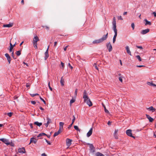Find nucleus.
<instances>
[{"mask_svg": "<svg viewBox=\"0 0 156 156\" xmlns=\"http://www.w3.org/2000/svg\"><path fill=\"white\" fill-rule=\"evenodd\" d=\"M118 19L119 20H123V19L122 18V16H119L118 17Z\"/></svg>", "mask_w": 156, "mask_h": 156, "instance_id": "obj_46", "label": "nucleus"}, {"mask_svg": "<svg viewBox=\"0 0 156 156\" xmlns=\"http://www.w3.org/2000/svg\"><path fill=\"white\" fill-rule=\"evenodd\" d=\"M18 152L21 154L25 153L26 151L24 148L22 147L19 148L18 149Z\"/></svg>", "mask_w": 156, "mask_h": 156, "instance_id": "obj_11", "label": "nucleus"}, {"mask_svg": "<svg viewBox=\"0 0 156 156\" xmlns=\"http://www.w3.org/2000/svg\"><path fill=\"white\" fill-rule=\"evenodd\" d=\"M43 136L42 134V133H40L37 136V137H40L41 136Z\"/></svg>", "mask_w": 156, "mask_h": 156, "instance_id": "obj_52", "label": "nucleus"}, {"mask_svg": "<svg viewBox=\"0 0 156 156\" xmlns=\"http://www.w3.org/2000/svg\"><path fill=\"white\" fill-rule=\"evenodd\" d=\"M126 52L127 53L129 54V55H131V52L130 51L129 48L128 46H127L126 47Z\"/></svg>", "mask_w": 156, "mask_h": 156, "instance_id": "obj_19", "label": "nucleus"}, {"mask_svg": "<svg viewBox=\"0 0 156 156\" xmlns=\"http://www.w3.org/2000/svg\"><path fill=\"white\" fill-rule=\"evenodd\" d=\"M13 23H10L9 24H4L3 25V26L4 27H11L13 26Z\"/></svg>", "mask_w": 156, "mask_h": 156, "instance_id": "obj_18", "label": "nucleus"}, {"mask_svg": "<svg viewBox=\"0 0 156 156\" xmlns=\"http://www.w3.org/2000/svg\"><path fill=\"white\" fill-rule=\"evenodd\" d=\"M13 113L12 112H9V113H8L7 114L10 117H11Z\"/></svg>", "mask_w": 156, "mask_h": 156, "instance_id": "obj_42", "label": "nucleus"}, {"mask_svg": "<svg viewBox=\"0 0 156 156\" xmlns=\"http://www.w3.org/2000/svg\"><path fill=\"white\" fill-rule=\"evenodd\" d=\"M5 56L7 58L8 61L9 63L10 64V63L11 61V58L10 56L9 55V54L8 53H6L5 55Z\"/></svg>", "mask_w": 156, "mask_h": 156, "instance_id": "obj_10", "label": "nucleus"}, {"mask_svg": "<svg viewBox=\"0 0 156 156\" xmlns=\"http://www.w3.org/2000/svg\"><path fill=\"white\" fill-rule=\"evenodd\" d=\"M153 14L154 15V16L155 17L156 16V12H153Z\"/></svg>", "mask_w": 156, "mask_h": 156, "instance_id": "obj_61", "label": "nucleus"}, {"mask_svg": "<svg viewBox=\"0 0 156 156\" xmlns=\"http://www.w3.org/2000/svg\"><path fill=\"white\" fill-rule=\"evenodd\" d=\"M49 46H48L47 50H46L44 54H45V57H44V59L45 60H46L47 58L48 57H49V55L48 54V48H49Z\"/></svg>", "mask_w": 156, "mask_h": 156, "instance_id": "obj_12", "label": "nucleus"}, {"mask_svg": "<svg viewBox=\"0 0 156 156\" xmlns=\"http://www.w3.org/2000/svg\"><path fill=\"white\" fill-rule=\"evenodd\" d=\"M108 33H107L106 34L103 36L101 38L98 40H96L93 41V44H97L102 42L104 41L108 37Z\"/></svg>", "mask_w": 156, "mask_h": 156, "instance_id": "obj_2", "label": "nucleus"}, {"mask_svg": "<svg viewBox=\"0 0 156 156\" xmlns=\"http://www.w3.org/2000/svg\"><path fill=\"white\" fill-rule=\"evenodd\" d=\"M40 99H41V100L42 101H43L44 102V104L45 105V104H46V102H45V101L42 98H41V97H40Z\"/></svg>", "mask_w": 156, "mask_h": 156, "instance_id": "obj_43", "label": "nucleus"}, {"mask_svg": "<svg viewBox=\"0 0 156 156\" xmlns=\"http://www.w3.org/2000/svg\"><path fill=\"white\" fill-rule=\"evenodd\" d=\"M34 124L39 126H40L42 125V123L41 122H39L37 121H36L34 122Z\"/></svg>", "mask_w": 156, "mask_h": 156, "instance_id": "obj_24", "label": "nucleus"}, {"mask_svg": "<svg viewBox=\"0 0 156 156\" xmlns=\"http://www.w3.org/2000/svg\"><path fill=\"white\" fill-rule=\"evenodd\" d=\"M64 125V123L62 122H59V126L63 128Z\"/></svg>", "mask_w": 156, "mask_h": 156, "instance_id": "obj_33", "label": "nucleus"}, {"mask_svg": "<svg viewBox=\"0 0 156 156\" xmlns=\"http://www.w3.org/2000/svg\"><path fill=\"white\" fill-rule=\"evenodd\" d=\"M37 142V140L34 137L31 138L30 139V142L29 143L30 144L31 143H34V144H36Z\"/></svg>", "mask_w": 156, "mask_h": 156, "instance_id": "obj_16", "label": "nucleus"}, {"mask_svg": "<svg viewBox=\"0 0 156 156\" xmlns=\"http://www.w3.org/2000/svg\"><path fill=\"white\" fill-rule=\"evenodd\" d=\"M134 27H135V26H134V23H132L131 24V27L133 28V30L134 29Z\"/></svg>", "mask_w": 156, "mask_h": 156, "instance_id": "obj_47", "label": "nucleus"}, {"mask_svg": "<svg viewBox=\"0 0 156 156\" xmlns=\"http://www.w3.org/2000/svg\"><path fill=\"white\" fill-rule=\"evenodd\" d=\"M96 156H105L99 152H97L95 154Z\"/></svg>", "mask_w": 156, "mask_h": 156, "instance_id": "obj_25", "label": "nucleus"}, {"mask_svg": "<svg viewBox=\"0 0 156 156\" xmlns=\"http://www.w3.org/2000/svg\"><path fill=\"white\" fill-rule=\"evenodd\" d=\"M146 116L147 118L149 120L150 122H152L153 121L154 119L151 117L149 115L146 114Z\"/></svg>", "mask_w": 156, "mask_h": 156, "instance_id": "obj_15", "label": "nucleus"}, {"mask_svg": "<svg viewBox=\"0 0 156 156\" xmlns=\"http://www.w3.org/2000/svg\"><path fill=\"white\" fill-rule=\"evenodd\" d=\"M115 33V35L113 39V43H114L115 41L117 35V30L116 28H112Z\"/></svg>", "mask_w": 156, "mask_h": 156, "instance_id": "obj_4", "label": "nucleus"}, {"mask_svg": "<svg viewBox=\"0 0 156 156\" xmlns=\"http://www.w3.org/2000/svg\"><path fill=\"white\" fill-rule=\"evenodd\" d=\"M11 56L13 58L15 59H16V58L15 57L13 51H12L11 53Z\"/></svg>", "mask_w": 156, "mask_h": 156, "instance_id": "obj_39", "label": "nucleus"}, {"mask_svg": "<svg viewBox=\"0 0 156 156\" xmlns=\"http://www.w3.org/2000/svg\"><path fill=\"white\" fill-rule=\"evenodd\" d=\"M61 65L62 66V68H63L64 67V63L62 62H61Z\"/></svg>", "mask_w": 156, "mask_h": 156, "instance_id": "obj_58", "label": "nucleus"}, {"mask_svg": "<svg viewBox=\"0 0 156 156\" xmlns=\"http://www.w3.org/2000/svg\"><path fill=\"white\" fill-rule=\"evenodd\" d=\"M112 24L113 26L112 28H116V19L115 17H114L113 18Z\"/></svg>", "mask_w": 156, "mask_h": 156, "instance_id": "obj_7", "label": "nucleus"}, {"mask_svg": "<svg viewBox=\"0 0 156 156\" xmlns=\"http://www.w3.org/2000/svg\"><path fill=\"white\" fill-rule=\"evenodd\" d=\"M10 47L9 50V51L10 52H12V49L14 47L15 45V44H14V45H12V44L10 43Z\"/></svg>", "mask_w": 156, "mask_h": 156, "instance_id": "obj_20", "label": "nucleus"}, {"mask_svg": "<svg viewBox=\"0 0 156 156\" xmlns=\"http://www.w3.org/2000/svg\"><path fill=\"white\" fill-rule=\"evenodd\" d=\"M87 94L86 91L84 90L83 98L84 99V102L86 103L90 107L92 105V104L88 96L87 95Z\"/></svg>", "mask_w": 156, "mask_h": 156, "instance_id": "obj_1", "label": "nucleus"}, {"mask_svg": "<svg viewBox=\"0 0 156 156\" xmlns=\"http://www.w3.org/2000/svg\"><path fill=\"white\" fill-rule=\"evenodd\" d=\"M68 66L71 69H73V67L71 65L70 63H68Z\"/></svg>", "mask_w": 156, "mask_h": 156, "instance_id": "obj_48", "label": "nucleus"}, {"mask_svg": "<svg viewBox=\"0 0 156 156\" xmlns=\"http://www.w3.org/2000/svg\"><path fill=\"white\" fill-rule=\"evenodd\" d=\"M119 80L121 82H122V78L121 77H120L119 78Z\"/></svg>", "mask_w": 156, "mask_h": 156, "instance_id": "obj_50", "label": "nucleus"}, {"mask_svg": "<svg viewBox=\"0 0 156 156\" xmlns=\"http://www.w3.org/2000/svg\"><path fill=\"white\" fill-rule=\"evenodd\" d=\"M31 104H32L33 105H35L36 103L35 101H31Z\"/></svg>", "mask_w": 156, "mask_h": 156, "instance_id": "obj_51", "label": "nucleus"}, {"mask_svg": "<svg viewBox=\"0 0 156 156\" xmlns=\"http://www.w3.org/2000/svg\"><path fill=\"white\" fill-rule=\"evenodd\" d=\"M103 107H104V110H105V112H106V113H109V112L108 111V110L106 109L105 106L104 105H103Z\"/></svg>", "mask_w": 156, "mask_h": 156, "instance_id": "obj_32", "label": "nucleus"}, {"mask_svg": "<svg viewBox=\"0 0 156 156\" xmlns=\"http://www.w3.org/2000/svg\"><path fill=\"white\" fill-rule=\"evenodd\" d=\"M75 119H76V118H75V117L74 115H73V118L72 119V123H74V122L75 120Z\"/></svg>", "mask_w": 156, "mask_h": 156, "instance_id": "obj_45", "label": "nucleus"}, {"mask_svg": "<svg viewBox=\"0 0 156 156\" xmlns=\"http://www.w3.org/2000/svg\"><path fill=\"white\" fill-rule=\"evenodd\" d=\"M63 77H62L61 80L60 81L61 84L62 86H63L64 85V81L62 79Z\"/></svg>", "mask_w": 156, "mask_h": 156, "instance_id": "obj_26", "label": "nucleus"}, {"mask_svg": "<svg viewBox=\"0 0 156 156\" xmlns=\"http://www.w3.org/2000/svg\"><path fill=\"white\" fill-rule=\"evenodd\" d=\"M136 58L140 62L142 61V59L141 58L140 56L139 55H137L136 56Z\"/></svg>", "mask_w": 156, "mask_h": 156, "instance_id": "obj_30", "label": "nucleus"}, {"mask_svg": "<svg viewBox=\"0 0 156 156\" xmlns=\"http://www.w3.org/2000/svg\"><path fill=\"white\" fill-rule=\"evenodd\" d=\"M136 47L138 48H140V49H142L143 48L142 46H136Z\"/></svg>", "mask_w": 156, "mask_h": 156, "instance_id": "obj_56", "label": "nucleus"}, {"mask_svg": "<svg viewBox=\"0 0 156 156\" xmlns=\"http://www.w3.org/2000/svg\"><path fill=\"white\" fill-rule=\"evenodd\" d=\"M26 86L27 87H28L30 86V85L29 83H27L26 84Z\"/></svg>", "mask_w": 156, "mask_h": 156, "instance_id": "obj_59", "label": "nucleus"}, {"mask_svg": "<svg viewBox=\"0 0 156 156\" xmlns=\"http://www.w3.org/2000/svg\"><path fill=\"white\" fill-rule=\"evenodd\" d=\"M42 134L43 136H47V135L45 133H42Z\"/></svg>", "mask_w": 156, "mask_h": 156, "instance_id": "obj_63", "label": "nucleus"}, {"mask_svg": "<svg viewBox=\"0 0 156 156\" xmlns=\"http://www.w3.org/2000/svg\"><path fill=\"white\" fill-rule=\"evenodd\" d=\"M75 100L73 99H71L70 101V104H72L75 102Z\"/></svg>", "mask_w": 156, "mask_h": 156, "instance_id": "obj_44", "label": "nucleus"}, {"mask_svg": "<svg viewBox=\"0 0 156 156\" xmlns=\"http://www.w3.org/2000/svg\"><path fill=\"white\" fill-rule=\"evenodd\" d=\"M42 27L43 28H45L48 30H49V27L47 26H42Z\"/></svg>", "mask_w": 156, "mask_h": 156, "instance_id": "obj_37", "label": "nucleus"}, {"mask_svg": "<svg viewBox=\"0 0 156 156\" xmlns=\"http://www.w3.org/2000/svg\"><path fill=\"white\" fill-rule=\"evenodd\" d=\"M0 140L2 141L7 145H8L10 144V143L9 142L8 140L7 139L4 138L0 139Z\"/></svg>", "mask_w": 156, "mask_h": 156, "instance_id": "obj_6", "label": "nucleus"}, {"mask_svg": "<svg viewBox=\"0 0 156 156\" xmlns=\"http://www.w3.org/2000/svg\"><path fill=\"white\" fill-rule=\"evenodd\" d=\"M63 129V128H62L60 126H59V129L58 130V131L60 132V133L62 132V130Z\"/></svg>", "mask_w": 156, "mask_h": 156, "instance_id": "obj_38", "label": "nucleus"}, {"mask_svg": "<svg viewBox=\"0 0 156 156\" xmlns=\"http://www.w3.org/2000/svg\"><path fill=\"white\" fill-rule=\"evenodd\" d=\"M60 133V132L58 131L57 132H56L54 133V134L53 135V136L55 137V136H57V135H58Z\"/></svg>", "mask_w": 156, "mask_h": 156, "instance_id": "obj_29", "label": "nucleus"}, {"mask_svg": "<svg viewBox=\"0 0 156 156\" xmlns=\"http://www.w3.org/2000/svg\"><path fill=\"white\" fill-rule=\"evenodd\" d=\"M48 87H49V88L50 89V90L51 91H52V88L51 87V86H50V82H49V83H48Z\"/></svg>", "mask_w": 156, "mask_h": 156, "instance_id": "obj_41", "label": "nucleus"}, {"mask_svg": "<svg viewBox=\"0 0 156 156\" xmlns=\"http://www.w3.org/2000/svg\"><path fill=\"white\" fill-rule=\"evenodd\" d=\"M147 109L150 111H151L152 112H154L155 111V109L152 106H150L147 108Z\"/></svg>", "mask_w": 156, "mask_h": 156, "instance_id": "obj_17", "label": "nucleus"}, {"mask_svg": "<svg viewBox=\"0 0 156 156\" xmlns=\"http://www.w3.org/2000/svg\"><path fill=\"white\" fill-rule=\"evenodd\" d=\"M73 124V123H72L71 124L69 125V126L68 127V128L69 129L71 127Z\"/></svg>", "mask_w": 156, "mask_h": 156, "instance_id": "obj_55", "label": "nucleus"}, {"mask_svg": "<svg viewBox=\"0 0 156 156\" xmlns=\"http://www.w3.org/2000/svg\"><path fill=\"white\" fill-rule=\"evenodd\" d=\"M136 66L138 67H144L145 66L143 65H137Z\"/></svg>", "mask_w": 156, "mask_h": 156, "instance_id": "obj_54", "label": "nucleus"}, {"mask_svg": "<svg viewBox=\"0 0 156 156\" xmlns=\"http://www.w3.org/2000/svg\"><path fill=\"white\" fill-rule=\"evenodd\" d=\"M106 46L109 52H110L112 51V46L110 42L107 44Z\"/></svg>", "mask_w": 156, "mask_h": 156, "instance_id": "obj_5", "label": "nucleus"}, {"mask_svg": "<svg viewBox=\"0 0 156 156\" xmlns=\"http://www.w3.org/2000/svg\"><path fill=\"white\" fill-rule=\"evenodd\" d=\"M94 66V67L95 68L97 69V70H98V67L96 65V64L95 63H94V64L93 65Z\"/></svg>", "mask_w": 156, "mask_h": 156, "instance_id": "obj_40", "label": "nucleus"}, {"mask_svg": "<svg viewBox=\"0 0 156 156\" xmlns=\"http://www.w3.org/2000/svg\"><path fill=\"white\" fill-rule=\"evenodd\" d=\"M87 144L89 145L90 148L91 150H93L94 149V147L92 144L88 143Z\"/></svg>", "mask_w": 156, "mask_h": 156, "instance_id": "obj_22", "label": "nucleus"}, {"mask_svg": "<svg viewBox=\"0 0 156 156\" xmlns=\"http://www.w3.org/2000/svg\"><path fill=\"white\" fill-rule=\"evenodd\" d=\"M77 92V89H76L75 91V94L76 96Z\"/></svg>", "mask_w": 156, "mask_h": 156, "instance_id": "obj_53", "label": "nucleus"}, {"mask_svg": "<svg viewBox=\"0 0 156 156\" xmlns=\"http://www.w3.org/2000/svg\"><path fill=\"white\" fill-rule=\"evenodd\" d=\"M150 31L149 29H147L145 30H142L140 32L141 34L144 35L149 32Z\"/></svg>", "mask_w": 156, "mask_h": 156, "instance_id": "obj_8", "label": "nucleus"}, {"mask_svg": "<svg viewBox=\"0 0 156 156\" xmlns=\"http://www.w3.org/2000/svg\"><path fill=\"white\" fill-rule=\"evenodd\" d=\"M47 124H49L51 122V120L48 117H47Z\"/></svg>", "mask_w": 156, "mask_h": 156, "instance_id": "obj_27", "label": "nucleus"}, {"mask_svg": "<svg viewBox=\"0 0 156 156\" xmlns=\"http://www.w3.org/2000/svg\"><path fill=\"white\" fill-rule=\"evenodd\" d=\"M33 45L34 46V47L36 48L37 49V43H33Z\"/></svg>", "mask_w": 156, "mask_h": 156, "instance_id": "obj_35", "label": "nucleus"}, {"mask_svg": "<svg viewBox=\"0 0 156 156\" xmlns=\"http://www.w3.org/2000/svg\"><path fill=\"white\" fill-rule=\"evenodd\" d=\"M118 130H115L114 132V136L115 138H117V134Z\"/></svg>", "mask_w": 156, "mask_h": 156, "instance_id": "obj_28", "label": "nucleus"}, {"mask_svg": "<svg viewBox=\"0 0 156 156\" xmlns=\"http://www.w3.org/2000/svg\"><path fill=\"white\" fill-rule=\"evenodd\" d=\"M72 140L69 138H67L66 140V145L68 147H69L71 144V142Z\"/></svg>", "mask_w": 156, "mask_h": 156, "instance_id": "obj_9", "label": "nucleus"}, {"mask_svg": "<svg viewBox=\"0 0 156 156\" xmlns=\"http://www.w3.org/2000/svg\"><path fill=\"white\" fill-rule=\"evenodd\" d=\"M16 54L17 56H20L21 55V51H16Z\"/></svg>", "mask_w": 156, "mask_h": 156, "instance_id": "obj_31", "label": "nucleus"}, {"mask_svg": "<svg viewBox=\"0 0 156 156\" xmlns=\"http://www.w3.org/2000/svg\"><path fill=\"white\" fill-rule=\"evenodd\" d=\"M45 140L46 142L48 143V144L49 145H51V144L49 141H48L46 139H45Z\"/></svg>", "mask_w": 156, "mask_h": 156, "instance_id": "obj_49", "label": "nucleus"}, {"mask_svg": "<svg viewBox=\"0 0 156 156\" xmlns=\"http://www.w3.org/2000/svg\"><path fill=\"white\" fill-rule=\"evenodd\" d=\"M144 20L146 22V23H145V25H151V22L150 21H148L146 19H145Z\"/></svg>", "mask_w": 156, "mask_h": 156, "instance_id": "obj_21", "label": "nucleus"}, {"mask_svg": "<svg viewBox=\"0 0 156 156\" xmlns=\"http://www.w3.org/2000/svg\"><path fill=\"white\" fill-rule=\"evenodd\" d=\"M147 84L149 86H154V87L156 86V85H155V84L153 83H152L149 82H147Z\"/></svg>", "mask_w": 156, "mask_h": 156, "instance_id": "obj_23", "label": "nucleus"}, {"mask_svg": "<svg viewBox=\"0 0 156 156\" xmlns=\"http://www.w3.org/2000/svg\"><path fill=\"white\" fill-rule=\"evenodd\" d=\"M107 124L109 126L111 125V122L110 121H108Z\"/></svg>", "mask_w": 156, "mask_h": 156, "instance_id": "obj_62", "label": "nucleus"}, {"mask_svg": "<svg viewBox=\"0 0 156 156\" xmlns=\"http://www.w3.org/2000/svg\"><path fill=\"white\" fill-rule=\"evenodd\" d=\"M39 39L37 36H36L34 37L33 39V43H37V42L39 41Z\"/></svg>", "mask_w": 156, "mask_h": 156, "instance_id": "obj_13", "label": "nucleus"}, {"mask_svg": "<svg viewBox=\"0 0 156 156\" xmlns=\"http://www.w3.org/2000/svg\"><path fill=\"white\" fill-rule=\"evenodd\" d=\"M30 127H31V128H33V125H32V124L30 123Z\"/></svg>", "mask_w": 156, "mask_h": 156, "instance_id": "obj_64", "label": "nucleus"}, {"mask_svg": "<svg viewBox=\"0 0 156 156\" xmlns=\"http://www.w3.org/2000/svg\"><path fill=\"white\" fill-rule=\"evenodd\" d=\"M132 130L130 129L127 130L126 131V133L127 136L135 139V137L134 136L132 135Z\"/></svg>", "mask_w": 156, "mask_h": 156, "instance_id": "obj_3", "label": "nucleus"}, {"mask_svg": "<svg viewBox=\"0 0 156 156\" xmlns=\"http://www.w3.org/2000/svg\"><path fill=\"white\" fill-rule=\"evenodd\" d=\"M30 95L32 97H34L37 95H38L39 94L37 93L35 94H30Z\"/></svg>", "mask_w": 156, "mask_h": 156, "instance_id": "obj_36", "label": "nucleus"}, {"mask_svg": "<svg viewBox=\"0 0 156 156\" xmlns=\"http://www.w3.org/2000/svg\"><path fill=\"white\" fill-rule=\"evenodd\" d=\"M68 45H67L64 48V50L65 51H66V49H67V48L68 47Z\"/></svg>", "mask_w": 156, "mask_h": 156, "instance_id": "obj_57", "label": "nucleus"}, {"mask_svg": "<svg viewBox=\"0 0 156 156\" xmlns=\"http://www.w3.org/2000/svg\"><path fill=\"white\" fill-rule=\"evenodd\" d=\"M41 156H47V155L45 153H43L41 154Z\"/></svg>", "mask_w": 156, "mask_h": 156, "instance_id": "obj_60", "label": "nucleus"}, {"mask_svg": "<svg viewBox=\"0 0 156 156\" xmlns=\"http://www.w3.org/2000/svg\"><path fill=\"white\" fill-rule=\"evenodd\" d=\"M74 128L77 131H80V129H79L78 126H74Z\"/></svg>", "mask_w": 156, "mask_h": 156, "instance_id": "obj_34", "label": "nucleus"}, {"mask_svg": "<svg viewBox=\"0 0 156 156\" xmlns=\"http://www.w3.org/2000/svg\"><path fill=\"white\" fill-rule=\"evenodd\" d=\"M93 131V128H91L90 129L89 131L87 133V136L88 137L90 136L92 134Z\"/></svg>", "mask_w": 156, "mask_h": 156, "instance_id": "obj_14", "label": "nucleus"}]
</instances>
